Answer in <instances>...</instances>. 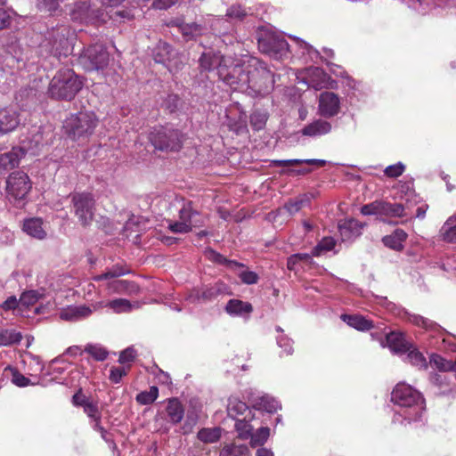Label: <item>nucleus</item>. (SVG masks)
<instances>
[{
  "label": "nucleus",
  "mask_w": 456,
  "mask_h": 456,
  "mask_svg": "<svg viewBox=\"0 0 456 456\" xmlns=\"http://www.w3.org/2000/svg\"><path fill=\"white\" fill-rule=\"evenodd\" d=\"M19 119L14 111L0 110V134H6L16 128Z\"/></svg>",
  "instance_id": "obj_18"
},
{
  "label": "nucleus",
  "mask_w": 456,
  "mask_h": 456,
  "mask_svg": "<svg viewBox=\"0 0 456 456\" xmlns=\"http://www.w3.org/2000/svg\"><path fill=\"white\" fill-rule=\"evenodd\" d=\"M318 164L319 166H324L325 160L322 159H274L272 164L275 167H289L299 164Z\"/></svg>",
  "instance_id": "obj_31"
},
{
  "label": "nucleus",
  "mask_w": 456,
  "mask_h": 456,
  "mask_svg": "<svg viewBox=\"0 0 456 456\" xmlns=\"http://www.w3.org/2000/svg\"><path fill=\"white\" fill-rule=\"evenodd\" d=\"M451 219L449 218L441 228V236L443 240L449 243H456V225H451Z\"/></svg>",
  "instance_id": "obj_39"
},
{
  "label": "nucleus",
  "mask_w": 456,
  "mask_h": 456,
  "mask_svg": "<svg viewBox=\"0 0 456 456\" xmlns=\"http://www.w3.org/2000/svg\"><path fill=\"white\" fill-rule=\"evenodd\" d=\"M265 121H266V118L263 114L254 112L250 116V123L256 130L261 129L264 126V125L265 124Z\"/></svg>",
  "instance_id": "obj_54"
},
{
  "label": "nucleus",
  "mask_w": 456,
  "mask_h": 456,
  "mask_svg": "<svg viewBox=\"0 0 456 456\" xmlns=\"http://www.w3.org/2000/svg\"><path fill=\"white\" fill-rule=\"evenodd\" d=\"M44 297V292L42 290H30V305L39 301Z\"/></svg>",
  "instance_id": "obj_64"
},
{
  "label": "nucleus",
  "mask_w": 456,
  "mask_h": 456,
  "mask_svg": "<svg viewBox=\"0 0 456 456\" xmlns=\"http://www.w3.org/2000/svg\"><path fill=\"white\" fill-rule=\"evenodd\" d=\"M225 310L227 313L231 314H243L251 313L253 307L251 304L248 302H243L237 299H231L227 303Z\"/></svg>",
  "instance_id": "obj_25"
},
{
  "label": "nucleus",
  "mask_w": 456,
  "mask_h": 456,
  "mask_svg": "<svg viewBox=\"0 0 456 456\" xmlns=\"http://www.w3.org/2000/svg\"><path fill=\"white\" fill-rule=\"evenodd\" d=\"M380 215L387 216L401 217L404 216V208L399 203L380 201Z\"/></svg>",
  "instance_id": "obj_27"
},
{
  "label": "nucleus",
  "mask_w": 456,
  "mask_h": 456,
  "mask_svg": "<svg viewBox=\"0 0 456 456\" xmlns=\"http://www.w3.org/2000/svg\"><path fill=\"white\" fill-rule=\"evenodd\" d=\"M331 124L323 119H316L312 123L306 125L302 130L301 133L305 136H322L329 134L331 131Z\"/></svg>",
  "instance_id": "obj_15"
},
{
  "label": "nucleus",
  "mask_w": 456,
  "mask_h": 456,
  "mask_svg": "<svg viewBox=\"0 0 456 456\" xmlns=\"http://www.w3.org/2000/svg\"><path fill=\"white\" fill-rule=\"evenodd\" d=\"M28 307V296L27 292H23L19 300H17L16 297L12 296L8 297L3 304L2 308L4 310H16L18 312H22L23 308Z\"/></svg>",
  "instance_id": "obj_24"
},
{
  "label": "nucleus",
  "mask_w": 456,
  "mask_h": 456,
  "mask_svg": "<svg viewBox=\"0 0 456 456\" xmlns=\"http://www.w3.org/2000/svg\"><path fill=\"white\" fill-rule=\"evenodd\" d=\"M173 54L174 50L168 44L159 42L154 50L153 58L156 62L168 66Z\"/></svg>",
  "instance_id": "obj_21"
},
{
  "label": "nucleus",
  "mask_w": 456,
  "mask_h": 456,
  "mask_svg": "<svg viewBox=\"0 0 456 456\" xmlns=\"http://www.w3.org/2000/svg\"><path fill=\"white\" fill-rule=\"evenodd\" d=\"M430 364L440 371H452L456 362L446 360L441 355L434 354L430 356Z\"/></svg>",
  "instance_id": "obj_30"
},
{
  "label": "nucleus",
  "mask_w": 456,
  "mask_h": 456,
  "mask_svg": "<svg viewBox=\"0 0 456 456\" xmlns=\"http://www.w3.org/2000/svg\"><path fill=\"white\" fill-rule=\"evenodd\" d=\"M84 408L85 413L92 419L94 422L101 420L102 415L98 409V406L96 403L90 402L88 404H86Z\"/></svg>",
  "instance_id": "obj_50"
},
{
  "label": "nucleus",
  "mask_w": 456,
  "mask_h": 456,
  "mask_svg": "<svg viewBox=\"0 0 456 456\" xmlns=\"http://www.w3.org/2000/svg\"><path fill=\"white\" fill-rule=\"evenodd\" d=\"M308 203V200L305 198L289 200L282 208L289 216L297 213L305 205Z\"/></svg>",
  "instance_id": "obj_42"
},
{
  "label": "nucleus",
  "mask_w": 456,
  "mask_h": 456,
  "mask_svg": "<svg viewBox=\"0 0 456 456\" xmlns=\"http://www.w3.org/2000/svg\"><path fill=\"white\" fill-rule=\"evenodd\" d=\"M362 214L369 215H380V201H374L370 204L364 205L361 210Z\"/></svg>",
  "instance_id": "obj_52"
},
{
  "label": "nucleus",
  "mask_w": 456,
  "mask_h": 456,
  "mask_svg": "<svg viewBox=\"0 0 456 456\" xmlns=\"http://www.w3.org/2000/svg\"><path fill=\"white\" fill-rule=\"evenodd\" d=\"M341 319L350 327L361 331L369 330L373 327L371 321L359 314H342Z\"/></svg>",
  "instance_id": "obj_19"
},
{
  "label": "nucleus",
  "mask_w": 456,
  "mask_h": 456,
  "mask_svg": "<svg viewBox=\"0 0 456 456\" xmlns=\"http://www.w3.org/2000/svg\"><path fill=\"white\" fill-rule=\"evenodd\" d=\"M387 343L389 348L396 353H404L410 349L408 343L401 333L390 332L387 334Z\"/></svg>",
  "instance_id": "obj_20"
},
{
  "label": "nucleus",
  "mask_w": 456,
  "mask_h": 456,
  "mask_svg": "<svg viewBox=\"0 0 456 456\" xmlns=\"http://www.w3.org/2000/svg\"><path fill=\"white\" fill-rule=\"evenodd\" d=\"M82 80L72 69H65L59 70L53 77L49 93L52 97L62 100H71L81 90Z\"/></svg>",
  "instance_id": "obj_3"
},
{
  "label": "nucleus",
  "mask_w": 456,
  "mask_h": 456,
  "mask_svg": "<svg viewBox=\"0 0 456 456\" xmlns=\"http://www.w3.org/2000/svg\"><path fill=\"white\" fill-rule=\"evenodd\" d=\"M168 229L174 233H187L192 230L189 223H184L180 219L175 222H170Z\"/></svg>",
  "instance_id": "obj_48"
},
{
  "label": "nucleus",
  "mask_w": 456,
  "mask_h": 456,
  "mask_svg": "<svg viewBox=\"0 0 456 456\" xmlns=\"http://www.w3.org/2000/svg\"><path fill=\"white\" fill-rule=\"evenodd\" d=\"M232 60L220 54L219 53H204L200 59V65L203 70L211 71L216 69L219 74V68L223 64L231 63Z\"/></svg>",
  "instance_id": "obj_13"
},
{
  "label": "nucleus",
  "mask_w": 456,
  "mask_h": 456,
  "mask_svg": "<svg viewBox=\"0 0 456 456\" xmlns=\"http://www.w3.org/2000/svg\"><path fill=\"white\" fill-rule=\"evenodd\" d=\"M149 139L154 148L161 151H178L183 145V134L177 129L155 128L151 132Z\"/></svg>",
  "instance_id": "obj_6"
},
{
  "label": "nucleus",
  "mask_w": 456,
  "mask_h": 456,
  "mask_svg": "<svg viewBox=\"0 0 456 456\" xmlns=\"http://www.w3.org/2000/svg\"><path fill=\"white\" fill-rule=\"evenodd\" d=\"M278 345L281 347H284L285 352L289 354L292 353V346L290 340L283 336L278 338Z\"/></svg>",
  "instance_id": "obj_62"
},
{
  "label": "nucleus",
  "mask_w": 456,
  "mask_h": 456,
  "mask_svg": "<svg viewBox=\"0 0 456 456\" xmlns=\"http://www.w3.org/2000/svg\"><path fill=\"white\" fill-rule=\"evenodd\" d=\"M38 7L49 12H54L59 7L58 0H38Z\"/></svg>",
  "instance_id": "obj_53"
},
{
  "label": "nucleus",
  "mask_w": 456,
  "mask_h": 456,
  "mask_svg": "<svg viewBox=\"0 0 456 456\" xmlns=\"http://www.w3.org/2000/svg\"><path fill=\"white\" fill-rule=\"evenodd\" d=\"M260 51L274 59H281L289 51V44L283 37L266 33L258 39Z\"/></svg>",
  "instance_id": "obj_10"
},
{
  "label": "nucleus",
  "mask_w": 456,
  "mask_h": 456,
  "mask_svg": "<svg viewBox=\"0 0 456 456\" xmlns=\"http://www.w3.org/2000/svg\"><path fill=\"white\" fill-rule=\"evenodd\" d=\"M210 253H211V255L214 256L215 260L219 262V263H225V264L229 265L241 266V265H240L239 263H237L235 261H229V260H227L225 257H224L222 255H220L218 253H216L214 251H211Z\"/></svg>",
  "instance_id": "obj_63"
},
{
  "label": "nucleus",
  "mask_w": 456,
  "mask_h": 456,
  "mask_svg": "<svg viewBox=\"0 0 456 456\" xmlns=\"http://www.w3.org/2000/svg\"><path fill=\"white\" fill-rule=\"evenodd\" d=\"M99 119L94 112L85 110L70 114L63 122L64 135L78 144L88 141L97 127Z\"/></svg>",
  "instance_id": "obj_1"
},
{
  "label": "nucleus",
  "mask_w": 456,
  "mask_h": 456,
  "mask_svg": "<svg viewBox=\"0 0 456 456\" xmlns=\"http://www.w3.org/2000/svg\"><path fill=\"white\" fill-rule=\"evenodd\" d=\"M197 216H199V213L192 208L191 202L183 203L179 210V219L184 223H189L191 229L192 227L200 226L202 223L196 219Z\"/></svg>",
  "instance_id": "obj_22"
},
{
  "label": "nucleus",
  "mask_w": 456,
  "mask_h": 456,
  "mask_svg": "<svg viewBox=\"0 0 456 456\" xmlns=\"http://www.w3.org/2000/svg\"><path fill=\"white\" fill-rule=\"evenodd\" d=\"M270 436V428L267 427H263L258 428L255 433H251L250 436V445L252 447H256L263 445L268 439Z\"/></svg>",
  "instance_id": "obj_34"
},
{
  "label": "nucleus",
  "mask_w": 456,
  "mask_h": 456,
  "mask_svg": "<svg viewBox=\"0 0 456 456\" xmlns=\"http://www.w3.org/2000/svg\"><path fill=\"white\" fill-rule=\"evenodd\" d=\"M11 15L8 11L0 8V29L6 28L10 24Z\"/></svg>",
  "instance_id": "obj_60"
},
{
  "label": "nucleus",
  "mask_w": 456,
  "mask_h": 456,
  "mask_svg": "<svg viewBox=\"0 0 456 456\" xmlns=\"http://www.w3.org/2000/svg\"><path fill=\"white\" fill-rule=\"evenodd\" d=\"M6 370L10 372L11 380L14 385L20 387H24L28 386V379L21 373H20L16 369L8 368L6 369Z\"/></svg>",
  "instance_id": "obj_47"
},
{
  "label": "nucleus",
  "mask_w": 456,
  "mask_h": 456,
  "mask_svg": "<svg viewBox=\"0 0 456 456\" xmlns=\"http://www.w3.org/2000/svg\"><path fill=\"white\" fill-rule=\"evenodd\" d=\"M240 278L246 284H255L258 281V276L255 272L243 271L240 273Z\"/></svg>",
  "instance_id": "obj_56"
},
{
  "label": "nucleus",
  "mask_w": 456,
  "mask_h": 456,
  "mask_svg": "<svg viewBox=\"0 0 456 456\" xmlns=\"http://www.w3.org/2000/svg\"><path fill=\"white\" fill-rule=\"evenodd\" d=\"M228 414L236 419L240 415H243L248 411L247 404L237 399H230L227 406Z\"/></svg>",
  "instance_id": "obj_35"
},
{
  "label": "nucleus",
  "mask_w": 456,
  "mask_h": 456,
  "mask_svg": "<svg viewBox=\"0 0 456 456\" xmlns=\"http://www.w3.org/2000/svg\"><path fill=\"white\" fill-rule=\"evenodd\" d=\"M85 352L88 353L96 361H103L108 356L107 350L100 345L89 344L85 347Z\"/></svg>",
  "instance_id": "obj_40"
},
{
  "label": "nucleus",
  "mask_w": 456,
  "mask_h": 456,
  "mask_svg": "<svg viewBox=\"0 0 456 456\" xmlns=\"http://www.w3.org/2000/svg\"><path fill=\"white\" fill-rule=\"evenodd\" d=\"M28 177L26 173L17 171L12 173L7 179V197L9 201L18 208H23L28 203Z\"/></svg>",
  "instance_id": "obj_5"
},
{
  "label": "nucleus",
  "mask_w": 456,
  "mask_h": 456,
  "mask_svg": "<svg viewBox=\"0 0 456 456\" xmlns=\"http://www.w3.org/2000/svg\"><path fill=\"white\" fill-rule=\"evenodd\" d=\"M335 240L331 237L323 238L313 249V256H319L323 251H330L335 247Z\"/></svg>",
  "instance_id": "obj_41"
},
{
  "label": "nucleus",
  "mask_w": 456,
  "mask_h": 456,
  "mask_svg": "<svg viewBox=\"0 0 456 456\" xmlns=\"http://www.w3.org/2000/svg\"><path fill=\"white\" fill-rule=\"evenodd\" d=\"M392 401L403 408L401 415L409 421L420 419L424 411V399L412 387L399 383L392 392Z\"/></svg>",
  "instance_id": "obj_2"
},
{
  "label": "nucleus",
  "mask_w": 456,
  "mask_h": 456,
  "mask_svg": "<svg viewBox=\"0 0 456 456\" xmlns=\"http://www.w3.org/2000/svg\"><path fill=\"white\" fill-rule=\"evenodd\" d=\"M407 233L402 229H396L392 234L383 237L384 245L391 249L401 251L403 248V242Z\"/></svg>",
  "instance_id": "obj_17"
},
{
  "label": "nucleus",
  "mask_w": 456,
  "mask_h": 456,
  "mask_svg": "<svg viewBox=\"0 0 456 456\" xmlns=\"http://www.w3.org/2000/svg\"><path fill=\"white\" fill-rule=\"evenodd\" d=\"M235 429L240 438L248 439L251 436L253 427L245 419H237L235 422Z\"/></svg>",
  "instance_id": "obj_44"
},
{
  "label": "nucleus",
  "mask_w": 456,
  "mask_h": 456,
  "mask_svg": "<svg viewBox=\"0 0 456 456\" xmlns=\"http://www.w3.org/2000/svg\"><path fill=\"white\" fill-rule=\"evenodd\" d=\"M245 75L248 79V89L250 88L255 93L265 94L273 87L272 72L256 58L251 57L245 61Z\"/></svg>",
  "instance_id": "obj_4"
},
{
  "label": "nucleus",
  "mask_w": 456,
  "mask_h": 456,
  "mask_svg": "<svg viewBox=\"0 0 456 456\" xmlns=\"http://www.w3.org/2000/svg\"><path fill=\"white\" fill-rule=\"evenodd\" d=\"M134 287L133 282L124 280H112L106 284V288L110 293H123Z\"/></svg>",
  "instance_id": "obj_33"
},
{
  "label": "nucleus",
  "mask_w": 456,
  "mask_h": 456,
  "mask_svg": "<svg viewBox=\"0 0 456 456\" xmlns=\"http://www.w3.org/2000/svg\"><path fill=\"white\" fill-rule=\"evenodd\" d=\"M340 102L338 96L332 92H324L320 94L319 112L325 118H331L339 111Z\"/></svg>",
  "instance_id": "obj_12"
},
{
  "label": "nucleus",
  "mask_w": 456,
  "mask_h": 456,
  "mask_svg": "<svg viewBox=\"0 0 456 456\" xmlns=\"http://www.w3.org/2000/svg\"><path fill=\"white\" fill-rule=\"evenodd\" d=\"M202 30V27L197 23L183 24L181 26L183 35L190 38L200 35Z\"/></svg>",
  "instance_id": "obj_46"
},
{
  "label": "nucleus",
  "mask_w": 456,
  "mask_h": 456,
  "mask_svg": "<svg viewBox=\"0 0 456 456\" xmlns=\"http://www.w3.org/2000/svg\"><path fill=\"white\" fill-rule=\"evenodd\" d=\"M72 20L80 22L105 21L103 12L99 9H93L86 2H77L71 10Z\"/></svg>",
  "instance_id": "obj_11"
},
{
  "label": "nucleus",
  "mask_w": 456,
  "mask_h": 456,
  "mask_svg": "<svg viewBox=\"0 0 456 456\" xmlns=\"http://www.w3.org/2000/svg\"><path fill=\"white\" fill-rule=\"evenodd\" d=\"M221 436V428H202L198 433V438L203 443L211 444L216 443Z\"/></svg>",
  "instance_id": "obj_29"
},
{
  "label": "nucleus",
  "mask_w": 456,
  "mask_h": 456,
  "mask_svg": "<svg viewBox=\"0 0 456 456\" xmlns=\"http://www.w3.org/2000/svg\"><path fill=\"white\" fill-rule=\"evenodd\" d=\"M21 336L13 330H4L0 332V346H10L20 342Z\"/></svg>",
  "instance_id": "obj_43"
},
{
  "label": "nucleus",
  "mask_w": 456,
  "mask_h": 456,
  "mask_svg": "<svg viewBox=\"0 0 456 456\" xmlns=\"http://www.w3.org/2000/svg\"><path fill=\"white\" fill-rule=\"evenodd\" d=\"M46 227L41 218H30V237L44 240L46 237Z\"/></svg>",
  "instance_id": "obj_32"
},
{
  "label": "nucleus",
  "mask_w": 456,
  "mask_h": 456,
  "mask_svg": "<svg viewBox=\"0 0 456 456\" xmlns=\"http://www.w3.org/2000/svg\"><path fill=\"white\" fill-rule=\"evenodd\" d=\"M106 306L110 307L117 314L130 312L132 309L131 303L125 298H118L109 301L106 304Z\"/></svg>",
  "instance_id": "obj_38"
},
{
  "label": "nucleus",
  "mask_w": 456,
  "mask_h": 456,
  "mask_svg": "<svg viewBox=\"0 0 456 456\" xmlns=\"http://www.w3.org/2000/svg\"><path fill=\"white\" fill-rule=\"evenodd\" d=\"M406 360L412 365L419 368L426 369L428 367L427 360L423 354L416 349L408 350Z\"/></svg>",
  "instance_id": "obj_37"
},
{
  "label": "nucleus",
  "mask_w": 456,
  "mask_h": 456,
  "mask_svg": "<svg viewBox=\"0 0 456 456\" xmlns=\"http://www.w3.org/2000/svg\"><path fill=\"white\" fill-rule=\"evenodd\" d=\"M91 314L92 310L86 305H73L62 309L60 317L65 321L77 322L88 317Z\"/></svg>",
  "instance_id": "obj_16"
},
{
  "label": "nucleus",
  "mask_w": 456,
  "mask_h": 456,
  "mask_svg": "<svg viewBox=\"0 0 456 456\" xmlns=\"http://www.w3.org/2000/svg\"><path fill=\"white\" fill-rule=\"evenodd\" d=\"M179 0H156L153 3V6L156 9H167L176 4Z\"/></svg>",
  "instance_id": "obj_61"
},
{
  "label": "nucleus",
  "mask_w": 456,
  "mask_h": 456,
  "mask_svg": "<svg viewBox=\"0 0 456 456\" xmlns=\"http://www.w3.org/2000/svg\"><path fill=\"white\" fill-rule=\"evenodd\" d=\"M314 75L320 78L321 82L317 83L316 85H314V87L315 89H321L324 87L323 85L327 80H329L330 77L321 69H315L314 71Z\"/></svg>",
  "instance_id": "obj_59"
},
{
  "label": "nucleus",
  "mask_w": 456,
  "mask_h": 456,
  "mask_svg": "<svg viewBox=\"0 0 456 456\" xmlns=\"http://www.w3.org/2000/svg\"><path fill=\"white\" fill-rule=\"evenodd\" d=\"M159 395V389L157 387H151L149 391H142L136 395V402L142 405L152 403Z\"/></svg>",
  "instance_id": "obj_36"
},
{
  "label": "nucleus",
  "mask_w": 456,
  "mask_h": 456,
  "mask_svg": "<svg viewBox=\"0 0 456 456\" xmlns=\"http://www.w3.org/2000/svg\"><path fill=\"white\" fill-rule=\"evenodd\" d=\"M26 151L20 147H14L10 151L0 155V168L8 170L19 165Z\"/></svg>",
  "instance_id": "obj_14"
},
{
  "label": "nucleus",
  "mask_w": 456,
  "mask_h": 456,
  "mask_svg": "<svg viewBox=\"0 0 456 456\" xmlns=\"http://www.w3.org/2000/svg\"><path fill=\"white\" fill-rule=\"evenodd\" d=\"M404 169L405 166L403 163L398 162L395 165L387 167L384 173L388 177L396 178L403 173Z\"/></svg>",
  "instance_id": "obj_51"
},
{
  "label": "nucleus",
  "mask_w": 456,
  "mask_h": 456,
  "mask_svg": "<svg viewBox=\"0 0 456 456\" xmlns=\"http://www.w3.org/2000/svg\"><path fill=\"white\" fill-rule=\"evenodd\" d=\"M135 350L132 347H128L120 353L118 362L120 363L130 362L135 359Z\"/></svg>",
  "instance_id": "obj_55"
},
{
  "label": "nucleus",
  "mask_w": 456,
  "mask_h": 456,
  "mask_svg": "<svg viewBox=\"0 0 456 456\" xmlns=\"http://www.w3.org/2000/svg\"><path fill=\"white\" fill-rule=\"evenodd\" d=\"M167 413L169 420L176 424L183 419L184 410L181 403L176 398H172L167 403Z\"/></svg>",
  "instance_id": "obj_23"
},
{
  "label": "nucleus",
  "mask_w": 456,
  "mask_h": 456,
  "mask_svg": "<svg viewBox=\"0 0 456 456\" xmlns=\"http://www.w3.org/2000/svg\"><path fill=\"white\" fill-rule=\"evenodd\" d=\"M126 373L127 370L125 368H112L110 373V379L113 383H118Z\"/></svg>",
  "instance_id": "obj_58"
},
{
  "label": "nucleus",
  "mask_w": 456,
  "mask_h": 456,
  "mask_svg": "<svg viewBox=\"0 0 456 456\" xmlns=\"http://www.w3.org/2000/svg\"><path fill=\"white\" fill-rule=\"evenodd\" d=\"M226 63L219 68V79L234 90L245 91L248 87V79L245 75V61L240 64Z\"/></svg>",
  "instance_id": "obj_8"
},
{
  "label": "nucleus",
  "mask_w": 456,
  "mask_h": 456,
  "mask_svg": "<svg viewBox=\"0 0 456 456\" xmlns=\"http://www.w3.org/2000/svg\"><path fill=\"white\" fill-rule=\"evenodd\" d=\"M90 401L88 398L83 394L82 389L80 388L72 397V403L75 406H82L85 407L86 404H88Z\"/></svg>",
  "instance_id": "obj_57"
},
{
  "label": "nucleus",
  "mask_w": 456,
  "mask_h": 456,
  "mask_svg": "<svg viewBox=\"0 0 456 456\" xmlns=\"http://www.w3.org/2000/svg\"><path fill=\"white\" fill-rule=\"evenodd\" d=\"M74 212L80 224L86 226L91 224L94 216L95 200L88 192H77L71 195Z\"/></svg>",
  "instance_id": "obj_9"
},
{
  "label": "nucleus",
  "mask_w": 456,
  "mask_h": 456,
  "mask_svg": "<svg viewBox=\"0 0 456 456\" xmlns=\"http://www.w3.org/2000/svg\"><path fill=\"white\" fill-rule=\"evenodd\" d=\"M219 456H251V453L245 444H231L224 446Z\"/></svg>",
  "instance_id": "obj_26"
},
{
  "label": "nucleus",
  "mask_w": 456,
  "mask_h": 456,
  "mask_svg": "<svg viewBox=\"0 0 456 456\" xmlns=\"http://www.w3.org/2000/svg\"><path fill=\"white\" fill-rule=\"evenodd\" d=\"M409 321L413 324L422 327L426 330H434L436 327V323L433 321L417 314L410 315Z\"/></svg>",
  "instance_id": "obj_45"
},
{
  "label": "nucleus",
  "mask_w": 456,
  "mask_h": 456,
  "mask_svg": "<svg viewBox=\"0 0 456 456\" xmlns=\"http://www.w3.org/2000/svg\"><path fill=\"white\" fill-rule=\"evenodd\" d=\"M248 15L247 11L240 5H232L226 12V16L230 19L241 20Z\"/></svg>",
  "instance_id": "obj_49"
},
{
  "label": "nucleus",
  "mask_w": 456,
  "mask_h": 456,
  "mask_svg": "<svg viewBox=\"0 0 456 456\" xmlns=\"http://www.w3.org/2000/svg\"><path fill=\"white\" fill-rule=\"evenodd\" d=\"M128 273H129L128 269H126L121 265H113L110 269L107 270L105 273H103L100 275L94 276V280L95 281H104V280H112L114 278L123 276Z\"/></svg>",
  "instance_id": "obj_28"
},
{
  "label": "nucleus",
  "mask_w": 456,
  "mask_h": 456,
  "mask_svg": "<svg viewBox=\"0 0 456 456\" xmlns=\"http://www.w3.org/2000/svg\"><path fill=\"white\" fill-rule=\"evenodd\" d=\"M79 62L88 71L103 70L110 62V54L102 45H93L85 49Z\"/></svg>",
  "instance_id": "obj_7"
}]
</instances>
